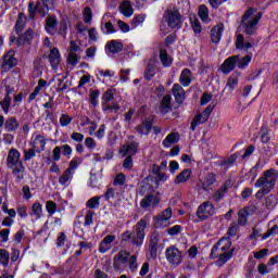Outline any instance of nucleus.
<instances>
[{
  "mask_svg": "<svg viewBox=\"0 0 278 278\" xmlns=\"http://www.w3.org/2000/svg\"><path fill=\"white\" fill-rule=\"evenodd\" d=\"M151 216H143L135 226V232L131 230H126L122 235L123 242H130L135 247H142L144 242V237L147 236V230L150 227Z\"/></svg>",
  "mask_w": 278,
  "mask_h": 278,
  "instance_id": "1",
  "label": "nucleus"
},
{
  "mask_svg": "<svg viewBox=\"0 0 278 278\" xmlns=\"http://www.w3.org/2000/svg\"><path fill=\"white\" fill-rule=\"evenodd\" d=\"M277 169L269 168L263 172V176L260 177L254 184L255 188H261V190L256 192V199H262L264 195L270 193L277 184Z\"/></svg>",
  "mask_w": 278,
  "mask_h": 278,
  "instance_id": "2",
  "label": "nucleus"
},
{
  "mask_svg": "<svg viewBox=\"0 0 278 278\" xmlns=\"http://www.w3.org/2000/svg\"><path fill=\"white\" fill-rule=\"evenodd\" d=\"M262 16H264V14L262 12H257V9L250 8L244 12L241 17L240 27L247 36H255V34H257V25H260Z\"/></svg>",
  "mask_w": 278,
  "mask_h": 278,
  "instance_id": "3",
  "label": "nucleus"
},
{
  "mask_svg": "<svg viewBox=\"0 0 278 278\" xmlns=\"http://www.w3.org/2000/svg\"><path fill=\"white\" fill-rule=\"evenodd\" d=\"M231 249V239L229 238H222L211 251L212 257H219L216 262L218 266H223V264H227L229 260H231V255L233 253V249Z\"/></svg>",
  "mask_w": 278,
  "mask_h": 278,
  "instance_id": "4",
  "label": "nucleus"
},
{
  "mask_svg": "<svg viewBox=\"0 0 278 278\" xmlns=\"http://www.w3.org/2000/svg\"><path fill=\"white\" fill-rule=\"evenodd\" d=\"M7 168L12 170L18 181L25 178V165H23V161H21V152L15 148H11L8 152Z\"/></svg>",
  "mask_w": 278,
  "mask_h": 278,
  "instance_id": "5",
  "label": "nucleus"
},
{
  "mask_svg": "<svg viewBox=\"0 0 278 278\" xmlns=\"http://www.w3.org/2000/svg\"><path fill=\"white\" fill-rule=\"evenodd\" d=\"M163 18L172 29H181V25H184V18L177 9H167Z\"/></svg>",
  "mask_w": 278,
  "mask_h": 278,
  "instance_id": "6",
  "label": "nucleus"
},
{
  "mask_svg": "<svg viewBox=\"0 0 278 278\" xmlns=\"http://www.w3.org/2000/svg\"><path fill=\"white\" fill-rule=\"evenodd\" d=\"M102 110L103 112H118L121 104L114 98V90L108 89L102 96Z\"/></svg>",
  "mask_w": 278,
  "mask_h": 278,
  "instance_id": "7",
  "label": "nucleus"
},
{
  "mask_svg": "<svg viewBox=\"0 0 278 278\" xmlns=\"http://www.w3.org/2000/svg\"><path fill=\"white\" fill-rule=\"evenodd\" d=\"M216 214V208L214 204L210 201L203 202L199 205L195 215L198 216L199 220H207V218H212Z\"/></svg>",
  "mask_w": 278,
  "mask_h": 278,
  "instance_id": "8",
  "label": "nucleus"
},
{
  "mask_svg": "<svg viewBox=\"0 0 278 278\" xmlns=\"http://www.w3.org/2000/svg\"><path fill=\"white\" fill-rule=\"evenodd\" d=\"M165 257L172 266H179L184 262V254L175 245L166 249Z\"/></svg>",
  "mask_w": 278,
  "mask_h": 278,
  "instance_id": "9",
  "label": "nucleus"
},
{
  "mask_svg": "<svg viewBox=\"0 0 278 278\" xmlns=\"http://www.w3.org/2000/svg\"><path fill=\"white\" fill-rule=\"evenodd\" d=\"M214 111V106L208 105L205 108V110L202 113H199L195 115L193 121L191 122L190 129L191 131H194L199 125H203V123H207L210 119V114Z\"/></svg>",
  "mask_w": 278,
  "mask_h": 278,
  "instance_id": "10",
  "label": "nucleus"
},
{
  "mask_svg": "<svg viewBox=\"0 0 278 278\" xmlns=\"http://www.w3.org/2000/svg\"><path fill=\"white\" fill-rule=\"evenodd\" d=\"M16 64H18V62L16 61V58H14V51L10 50L2 58V63H1L2 73H8V71H12V68H14Z\"/></svg>",
  "mask_w": 278,
  "mask_h": 278,
  "instance_id": "11",
  "label": "nucleus"
},
{
  "mask_svg": "<svg viewBox=\"0 0 278 278\" xmlns=\"http://www.w3.org/2000/svg\"><path fill=\"white\" fill-rule=\"evenodd\" d=\"M30 147L35 148L37 153H42L47 147V138L42 135H33L30 138Z\"/></svg>",
  "mask_w": 278,
  "mask_h": 278,
  "instance_id": "12",
  "label": "nucleus"
},
{
  "mask_svg": "<svg viewBox=\"0 0 278 278\" xmlns=\"http://www.w3.org/2000/svg\"><path fill=\"white\" fill-rule=\"evenodd\" d=\"M240 62V55H232L224 61L220 66V71L224 74H229L236 68V65Z\"/></svg>",
  "mask_w": 278,
  "mask_h": 278,
  "instance_id": "13",
  "label": "nucleus"
},
{
  "mask_svg": "<svg viewBox=\"0 0 278 278\" xmlns=\"http://www.w3.org/2000/svg\"><path fill=\"white\" fill-rule=\"evenodd\" d=\"M138 147H140V143H138L136 141L126 143L121 147L119 153H121V155H123V157H125V155H128L131 157L132 155H136V153H138Z\"/></svg>",
  "mask_w": 278,
  "mask_h": 278,
  "instance_id": "14",
  "label": "nucleus"
},
{
  "mask_svg": "<svg viewBox=\"0 0 278 278\" xmlns=\"http://www.w3.org/2000/svg\"><path fill=\"white\" fill-rule=\"evenodd\" d=\"M172 94H173L176 103L181 104L186 101V90L179 84H174L173 85Z\"/></svg>",
  "mask_w": 278,
  "mask_h": 278,
  "instance_id": "15",
  "label": "nucleus"
},
{
  "mask_svg": "<svg viewBox=\"0 0 278 278\" xmlns=\"http://www.w3.org/2000/svg\"><path fill=\"white\" fill-rule=\"evenodd\" d=\"M156 207V205H160V198L157 195L149 194L146 195L141 202H140V207L143 210H147V207Z\"/></svg>",
  "mask_w": 278,
  "mask_h": 278,
  "instance_id": "16",
  "label": "nucleus"
},
{
  "mask_svg": "<svg viewBox=\"0 0 278 278\" xmlns=\"http://www.w3.org/2000/svg\"><path fill=\"white\" fill-rule=\"evenodd\" d=\"M172 101L173 97H170V94H166L162 98L159 106L161 114L166 115L170 110H173V104H170Z\"/></svg>",
  "mask_w": 278,
  "mask_h": 278,
  "instance_id": "17",
  "label": "nucleus"
},
{
  "mask_svg": "<svg viewBox=\"0 0 278 278\" xmlns=\"http://www.w3.org/2000/svg\"><path fill=\"white\" fill-rule=\"evenodd\" d=\"M135 129L141 136H149L153 129V119H144L140 125L136 126Z\"/></svg>",
  "mask_w": 278,
  "mask_h": 278,
  "instance_id": "18",
  "label": "nucleus"
},
{
  "mask_svg": "<svg viewBox=\"0 0 278 278\" xmlns=\"http://www.w3.org/2000/svg\"><path fill=\"white\" fill-rule=\"evenodd\" d=\"M48 60L53 70L58 68V66H60V62L62 60V56L60 55V50L58 48L51 49L50 53L48 55Z\"/></svg>",
  "mask_w": 278,
  "mask_h": 278,
  "instance_id": "19",
  "label": "nucleus"
},
{
  "mask_svg": "<svg viewBox=\"0 0 278 278\" xmlns=\"http://www.w3.org/2000/svg\"><path fill=\"white\" fill-rule=\"evenodd\" d=\"M114 240H116L115 235H108L106 237H104L99 245L100 253H108V251L112 249V242H114Z\"/></svg>",
  "mask_w": 278,
  "mask_h": 278,
  "instance_id": "20",
  "label": "nucleus"
},
{
  "mask_svg": "<svg viewBox=\"0 0 278 278\" xmlns=\"http://www.w3.org/2000/svg\"><path fill=\"white\" fill-rule=\"evenodd\" d=\"M157 244H160V233L153 232L150 236V255H151V257H157Z\"/></svg>",
  "mask_w": 278,
  "mask_h": 278,
  "instance_id": "21",
  "label": "nucleus"
},
{
  "mask_svg": "<svg viewBox=\"0 0 278 278\" xmlns=\"http://www.w3.org/2000/svg\"><path fill=\"white\" fill-rule=\"evenodd\" d=\"M229 188H231V182H225L219 190H217L214 194H213V201H215L216 203H218L219 201H223V199H225V195L227 194Z\"/></svg>",
  "mask_w": 278,
  "mask_h": 278,
  "instance_id": "22",
  "label": "nucleus"
},
{
  "mask_svg": "<svg viewBox=\"0 0 278 278\" xmlns=\"http://www.w3.org/2000/svg\"><path fill=\"white\" fill-rule=\"evenodd\" d=\"M214 184H216V175L212 173L206 174L205 177L202 179V190L208 192V190H212Z\"/></svg>",
  "mask_w": 278,
  "mask_h": 278,
  "instance_id": "23",
  "label": "nucleus"
},
{
  "mask_svg": "<svg viewBox=\"0 0 278 278\" xmlns=\"http://www.w3.org/2000/svg\"><path fill=\"white\" fill-rule=\"evenodd\" d=\"M177 142H179V132H170L162 141V144L165 149H170V147H173V144H177Z\"/></svg>",
  "mask_w": 278,
  "mask_h": 278,
  "instance_id": "24",
  "label": "nucleus"
},
{
  "mask_svg": "<svg viewBox=\"0 0 278 278\" xmlns=\"http://www.w3.org/2000/svg\"><path fill=\"white\" fill-rule=\"evenodd\" d=\"M179 83L185 88H188V86H190V84H192V72H190V70H188V68L182 70L180 77H179Z\"/></svg>",
  "mask_w": 278,
  "mask_h": 278,
  "instance_id": "25",
  "label": "nucleus"
},
{
  "mask_svg": "<svg viewBox=\"0 0 278 278\" xmlns=\"http://www.w3.org/2000/svg\"><path fill=\"white\" fill-rule=\"evenodd\" d=\"M127 257H129V253L127 252H119L114 256L113 266L115 270H121V264H127Z\"/></svg>",
  "mask_w": 278,
  "mask_h": 278,
  "instance_id": "26",
  "label": "nucleus"
},
{
  "mask_svg": "<svg viewBox=\"0 0 278 278\" xmlns=\"http://www.w3.org/2000/svg\"><path fill=\"white\" fill-rule=\"evenodd\" d=\"M56 27H58V18L53 16H48L46 18V31H48V34L53 36L55 31H58Z\"/></svg>",
  "mask_w": 278,
  "mask_h": 278,
  "instance_id": "27",
  "label": "nucleus"
},
{
  "mask_svg": "<svg viewBox=\"0 0 278 278\" xmlns=\"http://www.w3.org/2000/svg\"><path fill=\"white\" fill-rule=\"evenodd\" d=\"M191 175H192V170L188 168L184 169L176 176L174 184H176V186H179V184H186V181L190 179Z\"/></svg>",
  "mask_w": 278,
  "mask_h": 278,
  "instance_id": "28",
  "label": "nucleus"
},
{
  "mask_svg": "<svg viewBox=\"0 0 278 278\" xmlns=\"http://www.w3.org/2000/svg\"><path fill=\"white\" fill-rule=\"evenodd\" d=\"M119 10L123 16H126L127 18L134 16V8L131 7V2H129L128 0L122 2V4L119 5Z\"/></svg>",
  "mask_w": 278,
  "mask_h": 278,
  "instance_id": "29",
  "label": "nucleus"
},
{
  "mask_svg": "<svg viewBox=\"0 0 278 278\" xmlns=\"http://www.w3.org/2000/svg\"><path fill=\"white\" fill-rule=\"evenodd\" d=\"M223 25H217L211 29V40L212 42H220V38L223 37Z\"/></svg>",
  "mask_w": 278,
  "mask_h": 278,
  "instance_id": "30",
  "label": "nucleus"
},
{
  "mask_svg": "<svg viewBox=\"0 0 278 278\" xmlns=\"http://www.w3.org/2000/svg\"><path fill=\"white\" fill-rule=\"evenodd\" d=\"M20 125L21 124L18 123V119H16L14 116H11L7 118L4 123V129H7V131H16Z\"/></svg>",
  "mask_w": 278,
  "mask_h": 278,
  "instance_id": "31",
  "label": "nucleus"
},
{
  "mask_svg": "<svg viewBox=\"0 0 278 278\" xmlns=\"http://www.w3.org/2000/svg\"><path fill=\"white\" fill-rule=\"evenodd\" d=\"M236 47L239 50L249 51L253 45L251 42H244V35L239 34L237 35Z\"/></svg>",
  "mask_w": 278,
  "mask_h": 278,
  "instance_id": "32",
  "label": "nucleus"
},
{
  "mask_svg": "<svg viewBox=\"0 0 278 278\" xmlns=\"http://www.w3.org/2000/svg\"><path fill=\"white\" fill-rule=\"evenodd\" d=\"M106 49L109 50V53H112L114 55V54L121 53V51H123V43L118 42L116 40H111L106 45Z\"/></svg>",
  "mask_w": 278,
  "mask_h": 278,
  "instance_id": "33",
  "label": "nucleus"
},
{
  "mask_svg": "<svg viewBox=\"0 0 278 278\" xmlns=\"http://www.w3.org/2000/svg\"><path fill=\"white\" fill-rule=\"evenodd\" d=\"M72 180H73V172H71V169H67V170L63 172V174L59 178V184L61 186L66 187V186H71Z\"/></svg>",
  "mask_w": 278,
  "mask_h": 278,
  "instance_id": "34",
  "label": "nucleus"
},
{
  "mask_svg": "<svg viewBox=\"0 0 278 278\" xmlns=\"http://www.w3.org/2000/svg\"><path fill=\"white\" fill-rule=\"evenodd\" d=\"M31 38H34V30L28 29L24 35H22L17 39L18 47H22V45H30Z\"/></svg>",
  "mask_w": 278,
  "mask_h": 278,
  "instance_id": "35",
  "label": "nucleus"
},
{
  "mask_svg": "<svg viewBox=\"0 0 278 278\" xmlns=\"http://www.w3.org/2000/svg\"><path fill=\"white\" fill-rule=\"evenodd\" d=\"M0 105L4 112V114H10V105H12V97H10V89L7 88V96L0 102Z\"/></svg>",
  "mask_w": 278,
  "mask_h": 278,
  "instance_id": "36",
  "label": "nucleus"
},
{
  "mask_svg": "<svg viewBox=\"0 0 278 278\" xmlns=\"http://www.w3.org/2000/svg\"><path fill=\"white\" fill-rule=\"evenodd\" d=\"M30 210V214L35 217V220H40V217L42 216V204L40 202H35Z\"/></svg>",
  "mask_w": 278,
  "mask_h": 278,
  "instance_id": "37",
  "label": "nucleus"
},
{
  "mask_svg": "<svg viewBox=\"0 0 278 278\" xmlns=\"http://www.w3.org/2000/svg\"><path fill=\"white\" fill-rule=\"evenodd\" d=\"M100 201H101V195H96L93 198H90L86 202V207H89V210H97L99 208V205H101Z\"/></svg>",
  "mask_w": 278,
  "mask_h": 278,
  "instance_id": "38",
  "label": "nucleus"
},
{
  "mask_svg": "<svg viewBox=\"0 0 278 278\" xmlns=\"http://www.w3.org/2000/svg\"><path fill=\"white\" fill-rule=\"evenodd\" d=\"M261 136V142H264L267 144V142H270V130L266 126H262L260 130Z\"/></svg>",
  "mask_w": 278,
  "mask_h": 278,
  "instance_id": "39",
  "label": "nucleus"
},
{
  "mask_svg": "<svg viewBox=\"0 0 278 278\" xmlns=\"http://www.w3.org/2000/svg\"><path fill=\"white\" fill-rule=\"evenodd\" d=\"M277 203H278V199H277V195H275V194H269L265 199V205L269 210H275V207H277Z\"/></svg>",
  "mask_w": 278,
  "mask_h": 278,
  "instance_id": "40",
  "label": "nucleus"
},
{
  "mask_svg": "<svg viewBox=\"0 0 278 278\" xmlns=\"http://www.w3.org/2000/svg\"><path fill=\"white\" fill-rule=\"evenodd\" d=\"M27 21V17L25 16V13L18 14V20L15 24V31L18 34L20 31H23V27H25V22Z\"/></svg>",
  "mask_w": 278,
  "mask_h": 278,
  "instance_id": "41",
  "label": "nucleus"
},
{
  "mask_svg": "<svg viewBox=\"0 0 278 278\" xmlns=\"http://www.w3.org/2000/svg\"><path fill=\"white\" fill-rule=\"evenodd\" d=\"M36 153H38V152L36 151V149L34 147H31L29 149H24V151H23L24 162H29V160H33V157H36Z\"/></svg>",
  "mask_w": 278,
  "mask_h": 278,
  "instance_id": "42",
  "label": "nucleus"
},
{
  "mask_svg": "<svg viewBox=\"0 0 278 278\" xmlns=\"http://www.w3.org/2000/svg\"><path fill=\"white\" fill-rule=\"evenodd\" d=\"M168 226H170V219H166L164 217H160L159 215H156L155 227L157 229H164Z\"/></svg>",
  "mask_w": 278,
  "mask_h": 278,
  "instance_id": "43",
  "label": "nucleus"
},
{
  "mask_svg": "<svg viewBox=\"0 0 278 278\" xmlns=\"http://www.w3.org/2000/svg\"><path fill=\"white\" fill-rule=\"evenodd\" d=\"M99 90H91L89 93V103H91L93 108H97L99 105Z\"/></svg>",
  "mask_w": 278,
  "mask_h": 278,
  "instance_id": "44",
  "label": "nucleus"
},
{
  "mask_svg": "<svg viewBox=\"0 0 278 278\" xmlns=\"http://www.w3.org/2000/svg\"><path fill=\"white\" fill-rule=\"evenodd\" d=\"M251 60H253V56L251 54H247L242 59H240V56H239V61H237L238 68H247V66H249V64H251Z\"/></svg>",
  "mask_w": 278,
  "mask_h": 278,
  "instance_id": "45",
  "label": "nucleus"
},
{
  "mask_svg": "<svg viewBox=\"0 0 278 278\" xmlns=\"http://www.w3.org/2000/svg\"><path fill=\"white\" fill-rule=\"evenodd\" d=\"M0 264H2V266L10 264V252L5 249H0Z\"/></svg>",
  "mask_w": 278,
  "mask_h": 278,
  "instance_id": "46",
  "label": "nucleus"
},
{
  "mask_svg": "<svg viewBox=\"0 0 278 278\" xmlns=\"http://www.w3.org/2000/svg\"><path fill=\"white\" fill-rule=\"evenodd\" d=\"M67 64L70 66H77V64H79V55L75 52H68Z\"/></svg>",
  "mask_w": 278,
  "mask_h": 278,
  "instance_id": "47",
  "label": "nucleus"
},
{
  "mask_svg": "<svg viewBox=\"0 0 278 278\" xmlns=\"http://www.w3.org/2000/svg\"><path fill=\"white\" fill-rule=\"evenodd\" d=\"M46 210L49 214V216H53L58 212V204L53 201H47L46 202Z\"/></svg>",
  "mask_w": 278,
  "mask_h": 278,
  "instance_id": "48",
  "label": "nucleus"
},
{
  "mask_svg": "<svg viewBox=\"0 0 278 278\" xmlns=\"http://www.w3.org/2000/svg\"><path fill=\"white\" fill-rule=\"evenodd\" d=\"M249 217V212L247 208H242L238 212V223L239 225H247V218Z\"/></svg>",
  "mask_w": 278,
  "mask_h": 278,
  "instance_id": "49",
  "label": "nucleus"
},
{
  "mask_svg": "<svg viewBox=\"0 0 278 278\" xmlns=\"http://www.w3.org/2000/svg\"><path fill=\"white\" fill-rule=\"evenodd\" d=\"M155 77V66L149 64L144 72V79L151 81L152 78Z\"/></svg>",
  "mask_w": 278,
  "mask_h": 278,
  "instance_id": "50",
  "label": "nucleus"
},
{
  "mask_svg": "<svg viewBox=\"0 0 278 278\" xmlns=\"http://www.w3.org/2000/svg\"><path fill=\"white\" fill-rule=\"evenodd\" d=\"M198 14L202 21H207V18H210V11L205 4L200 5Z\"/></svg>",
  "mask_w": 278,
  "mask_h": 278,
  "instance_id": "51",
  "label": "nucleus"
},
{
  "mask_svg": "<svg viewBox=\"0 0 278 278\" xmlns=\"http://www.w3.org/2000/svg\"><path fill=\"white\" fill-rule=\"evenodd\" d=\"M160 60L163 66H169L172 64L170 60L168 59V52L164 49L160 51Z\"/></svg>",
  "mask_w": 278,
  "mask_h": 278,
  "instance_id": "52",
  "label": "nucleus"
},
{
  "mask_svg": "<svg viewBox=\"0 0 278 278\" xmlns=\"http://www.w3.org/2000/svg\"><path fill=\"white\" fill-rule=\"evenodd\" d=\"M59 123L61 127H68V125L73 123V117L68 116V114H62Z\"/></svg>",
  "mask_w": 278,
  "mask_h": 278,
  "instance_id": "53",
  "label": "nucleus"
},
{
  "mask_svg": "<svg viewBox=\"0 0 278 278\" xmlns=\"http://www.w3.org/2000/svg\"><path fill=\"white\" fill-rule=\"evenodd\" d=\"M236 86H238V77L236 76H230L228 78L226 88H228V90L233 91L236 89Z\"/></svg>",
  "mask_w": 278,
  "mask_h": 278,
  "instance_id": "54",
  "label": "nucleus"
},
{
  "mask_svg": "<svg viewBox=\"0 0 278 278\" xmlns=\"http://www.w3.org/2000/svg\"><path fill=\"white\" fill-rule=\"evenodd\" d=\"M81 162H84V160L79 156L74 157L71 162H70V166L67 168V170L72 172L75 170V168H77V166H79V164H81Z\"/></svg>",
  "mask_w": 278,
  "mask_h": 278,
  "instance_id": "55",
  "label": "nucleus"
},
{
  "mask_svg": "<svg viewBox=\"0 0 278 278\" xmlns=\"http://www.w3.org/2000/svg\"><path fill=\"white\" fill-rule=\"evenodd\" d=\"M94 219V211H87L86 215H85V227H90V225H92Z\"/></svg>",
  "mask_w": 278,
  "mask_h": 278,
  "instance_id": "56",
  "label": "nucleus"
},
{
  "mask_svg": "<svg viewBox=\"0 0 278 278\" xmlns=\"http://www.w3.org/2000/svg\"><path fill=\"white\" fill-rule=\"evenodd\" d=\"M127 181V177L125 176V174L119 173L115 176V179L113 181L114 186H123L125 182Z\"/></svg>",
  "mask_w": 278,
  "mask_h": 278,
  "instance_id": "57",
  "label": "nucleus"
},
{
  "mask_svg": "<svg viewBox=\"0 0 278 278\" xmlns=\"http://www.w3.org/2000/svg\"><path fill=\"white\" fill-rule=\"evenodd\" d=\"M84 21L85 23H91L92 22V9L90 7L85 8L83 12Z\"/></svg>",
  "mask_w": 278,
  "mask_h": 278,
  "instance_id": "58",
  "label": "nucleus"
},
{
  "mask_svg": "<svg viewBox=\"0 0 278 278\" xmlns=\"http://www.w3.org/2000/svg\"><path fill=\"white\" fill-rule=\"evenodd\" d=\"M277 233H278V226L275 225L274 227H271L270 229H268V230L266 231V233H264V235L262 236V240H267V238H270V236H277Z\"/></svg>",
  "mask_w": 278,
  "mask_h": 278,
  "instance_id": "59",
  "label": "nucleus"
},
{
  "mask_svg": "<svg viewBox=\"0 0 278 278\" xmlns=\"http://www.w3.org/2000/svg\"><path fill=\"white\" fill-rule=\"evenodd\" d=\"M61 157H62V148L61 147H55L52 150V160L54 162H60Z\"/></svg>",
  "mask_w": 278,
  "mask_h": 278,
  "instance_id": "60",
  "label": "nucleus"
},
{
  "mask_svg": "<svg viewBox=\"0 0 278 278\" xmlns=\"http://www.w3.org/2000/svg\"><path fill=\"white\" fill-rule=\"evenodd\" d=\"M79 51H81V47H79L76 41H73V40L70 41V47L67 49V52L68 53H79Z\"/></svg>",
  "mask_w": 278,
  "mask_h": 278,
  "instance_id": "61",
  "label": "nucleus"
},
{
  "mask_svg": "<svg viewBox=\"0 0 278 278\" xmlns=\"http://www.w3.org/2000/svg\"><path fill=\"white\" fill-rule=\"evenodd\" d=\"M191 27L194 34H201L202 27H201V22H199V20L197 18L191 20Z\"/></svg>",
  "mask_w": 278,
  "mask_h": 278,
  "instance_id": "62",
  "label": "nucleus"
},
{
  "mask_svg": "<svg viewBox=\"0 0 278 278\" xmlns=\"http://www.w3.org/2000/svg\"><path fill=\"white\" fill-rule=\"evenodd\" d=\"M102 197H104L105 201L114 199V197H116V189L109 188Z\"/></svg>",
  "mask_w": 278,
  "mask_h": 278,
  "instance_id": "63",
  "label": "nucleus"
},
{
  "mask_svg": "<svg viewBox=\"0 0 278 278\" xmlns=\"http://www.w3.org/2000/svg\"><path fill=\"white\" fill-rule=\"evenodd\" d=\"M43 108L46 110H51L52 112H55V110H58V106H55V102L53 101V98L50 97L49 98V101H47L45 104H43Z\"/></svg>",
  "mask_w": 278,
  "mask_h": 278,
  "instance_id": "64",
  "label": "nucleus"
}]
</instances>
